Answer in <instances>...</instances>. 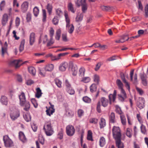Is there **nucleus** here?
Here are the masks:
<instances>
[{
  "instance_id": "obj_1",
  "label": "nucleus",
  "mask_w": 148,
  "mask_h": 148,
  "mask_svg": "<svg viewBox=\"0 0 148 148\" xmlns=\"http://www.w3.org/2000/svg\"><path fill=\"white\" fill-rule=\"evenodd\" d=\"M116 83L119 88L121 90V93L118 95L119 99L121 101H123L126 99L127 96L126 93L123 88V84L121 81L119 79L116 80Z\"/></svg>"
},
{
  "instance_id": "obj_2",
  "label": "nucleus",
  "mask_w": 148,
  "mask_h": 148,
  "mask_svg": "<svg viewBox=\"0 0 148 148\" xmlns=\"http://www.w3.org/2000/svg\"><path fill=\"white\" fill-rule=\"evenodd\" d=\"M43 130L47 136H51L54 133L53 130L50 123H45L44 126Z\"/></svg>"
},
{
  "instance_id": "obj_3",
  "label": "nucleus",
  "mask_w": 148,
  "mask_h": 148,
  "mask_svg": "<svg viewBox=\"0 0 148 148\" xmlns=\"http://www.w3.org/2000/svg\"><path fill=\"white\" fill-rule=\"evenodd\" d=\"M112 135L115 140L120 138L121 133L120 128L118 127L114 126L112 129Z\"/></svg>"
},
{
  "instance_id": "obj_4",
  "label": "nucleus",
  "mask_w": 148,
  "mask_h": 148,
  "mask_svg": "<svg viewBox=\"0 0 148 148\" xmlns=\"http://www.w3.org/2000/svg\"><path fill=\"white\" fill-rule=\"evenodd\" d=\"M3 139L4 145L5 147H10L13 146V143L12 141L8 135L4 136H3Z\"/></svg>"
},
{
  "instance_id": "obj_5",
  "label": "nucleus",
  "mask_w": 148,
  "mask_h": 148,
  "mask_svg": "<svg viewBox=\"0 0 148 148\" xmlns=\"http://www.w3.org/2000/svg\"><path fill=\"white\" fill-rule=\"evenodd\" d=\"M20 115L19 110L15 108L13 111H12L10 113V116L12 120L14 121Z\"/></svg>"
},
{
  "instance_id": "obj_6",
  "label": "nucleus",
  "mask_w": 148,
  "mask_h": 148,
  "mask_svg": "<svg viewBox=\"0 0 148 148\" xmlns=\"http://www.w3.org/2000/svg\"><path fill=\"white\" fill-rule=\"evenodd\" d=\"M75 130L73 126L69 125L66 127V132L67 135L69 136H73L75 133Z\"/></svg>"
},
{
  "instance_id": "obj_7",
  "label": "nucleus",
  "mask_w": 148,
  "mask_h": 148,
  "mask_svg": "<svg viewBox=\"0 0 148 148\" xmlns=\"http://www.w3.org/2000/svg\"><path fill=\"white\" fill-rule=\"evenodd\" d=\"M23 64L22 61L20 60H12L9 62L10 66H14L16 68L19 67Z\"/></svg>"
},
{
  "instance_id": "obj_8",
  "label": "nucleus",
  "mask_w": 148,
  "mask_h": 148,
  "mask_svg": "<svg viewBox=\"0 0 148 148\" xmlns=\"http://www.w3.org/2000/svg\"><path fill=\"white\" fill-rule=\"evenodd\" d=\"M69 65L70 67H71V72L72 75L74 76H76L78 71L77 66L75 64H74L72 61L70 62Z\"/></svg>"
},
{
  "instance_id": "obj_9",
  "label": "nucleus",
  "mask_w": 148,
  "mask_h": 148,
  "mask_svg": "<svg viewBox=\"0 0 148 148\" xmlns=\"http://www.w3.org/2000/svg\"><path fill=\"white\" fill-rule=\"evenodd\" d=\"M66 27L67 29L68 32L70 34L73 32L74 27L73 24L70 25V19H66Z\"/></svg>"
},
{
  "instance_id": "obj_10",
  "label": "nucleus",
  "mask_w": 148,
  "mask_h": 148,
  "mask_svg": "<svg viewBox=\"0 0 148 148\" xmlns=\"http://www.w3.org/2000/svg\"><path fill=\"white\" fill-rule=\"evenodd\" d=\"M145 102L144 99L143 97H139L137 102V106L140 109L143 108L145 106Z\"/></svg>"
},
{
  "instance_id": "obj_11",
  "label": "nucleus",
  "mask_w": 148,
  "mask_h": 148,
  "mask_svg": "<svg viewBox=\"0 0 148 148\" xmlns=\"http://www.w3.org/2000/svg\"><path fill=\"white\" fill-rule=\"evenodd\" d=\"M19 98L20 100V105L21 106H24L25 103L26 101L24 93L22 92L21 94L19 95Z\"/></svg>"
},
{
  "instance_id": "obj_12",
  "label": "nucleus",
  "mask_w": 148,
  "mask_h": 148,
  "mask_svg": "<svg viewBox=\"0 0 148 148\" xmlns=\"http://www.w3.org/2000/svg\"><path fill=\"white\" fill-rule=\"evenodd\" d=\"M35 34L34 32L31 33L29 36V41L30 45H32L35 41Z\"/></svg>"
},
{
  "instance_id": "obj_13",
  "label": "nucleus",
  "mask_w": 148,
  "mask_h": 148,
  "mask_svg": "<svg viewBox=\"0 0 148 148\" xmlns=\"http://www.w3.org/2000/svg\"><path fill=\"white\" fill-rule=\"evenodd\" d=\"M68 66V64L67 62H62L60 64L59 66V70L62 71H65Z\"/></svg>"
},
{
  "instance_id": "obj_14",
  "label": "nucleus",
  "mask_w": 148,
  "mask_h": 148,
  "mask_svg": "<svg viewBox=\"0 0 148 148\" xmlns=\"http://www.w3.org/2000/svg\"><path fill=\"white\" fill-rule=\"evenodd\" d=\"M54 106L51 104V106L49 108L46 110L47 114L50 116L51 114H53L55 112V109H54Z\"/></svg>"
},
{
  "instance_id": "obj_15",
  "label": "nucleus",
  "mask_w": 148,
  "mask_h": 148,
  "mask_svg": "<svg viewBox=\"0 0 148 148\" xmlns=\"http://www.w3.org/2000/svg\"><path fill=\"white\" fill-rule=\"evenodd\" d=\"M99 101L100 102V104L101 103V105L103 107H106L108 103V99L105 97H102Z\"/></svg>"
},
{
  "instance_id": "obj_16",
  "label": "nucleus",
  "mask_w": 148,
  "mask_h": 148,
  "mask_svg": "<svg viewBox=\"0 0 148 148\" xmlns=\"http://www.w3.org/2000/svg\"><path fill=\"white\" fill-rule=\"evenodd\" d=\"M28 3L27 1L23 2L21 5V9L22 12H26L28 9Z\"/></svg>"
},
{
  "instance_id": "obj_17",
  "label": "nucleus",
  "mask_w": 148,
  "mask_h": 148,
  "mask_svg": "<svg viewBox=\"0 0 148 148\" xmlns=\"http://www.w3.org/2000/svg\"><path fill=\"white\" fill-rule=\"evenodd\" d=\"M115 140L116 145L118 148H124L123 144L121 142V138Z\"/></svg>"
},
{
  "instance_id": "obj_18",
  "label": "nucleus",
  "mask_w": 148,
  "mask_h": 148,
  "mask_svg": "<svg viewBox=\"0 0 148 148\" xmlns=\"http://www.w3.org/2000/svg\"><path fill=\"white\" fill-rule=\"evenodd\" d=\"M0 101L3 105H6L8 103V98L5 96H2L1 98Z\"/></svg>"
},
{
  "instance_id": "obj_19",
  "label": "nucleus",
  "mask_w": 148,
  "mask_h": 148,
  "mask_svg": "<svg viewBox=\"0 0 148 148\" xmlns=\"http://www.w3.org/2000/svg\"><path fill=\"white\" fill-rule=\"evenodd\" d=\"M54 68V66L52 64H49L47 65L45 67V69L46 71H52Z\"/></svg>"
},
{
  "instance_id": "obj_20",
  "label": "nucleus",
  "mask_w": 148,
  "mask_h": 148,
  "mask_svg": "<svg viewBox=\"0 0 148 148\" xmlns=\"http://www.w3.org/2000/svg\"><path fill=\"white\" fill-rule=\"evenodd\" d=\"M100 127L101 129L104 128L106 125V121L105 119L101 118L100 121L99 122Z\"/></svg>"
},
{
  "instance_id": "obj_21",
  "label": "nucleus",
  "mask_w": 148,
  "mask_h": 148,
  "mask_svg": "<svg viewBox=\"0 0 148 148\" xmlns=\"http://www.w3.org/2000/svg\"><path fill=\"white\" fill-rule=\"evenodd\" d=\"M109 121L111 123H114L115 122V115L114 112H111L109 116Z\"/></svg>"
},
{
  "instance_id": "obj_22",
  "label": "nucleus",
  "mask_w": 148,
  "mask_h": 148,
  "mask_svg": "<svg viewBox=\"0 0 148 148\" xmlns=\"http://www.w3.org/2000/svg\"><path fill=\"white\" fill-rule=\"evenodd\" d=\"M19 138L23 142H25L26 140V138L23 133L22 132L19 133Z\"/></svg>"
},
{
  "instance_id": "obj_23",
  "label": "nucleus",
  "mask_w": 148,
  "mask_h": 148,
  "mask_svg": "<svg viewBox=\"0 0 148 148\" xmlns=\"http://www.w3.org/2000/svg\"><path fill=\"white\" fill-rule=\"evenodd\" d=\"M61 34V30L60 29L57 30L56 32V35L55 36V38L56 40H59L60 39Z\"/></svg>"
},
{
  "instance_id": "obj_24",
  "label": "nucleus",
  "mask_w": 148,
  "mask_h": 148,
  "mask_svg": "<svg viewBox=\"0 0 148 148\" xmlns=\"http://www.w3.org/2000/svg\"><path fill=\"white\" fill-rule=\"evenodd\" d=\"M68 8L69 11H71L73 13H75V10L74 9L73 5L70 2L68 3Z\"/></svg>"
},
{
  "instance_id": "obj_25",
  "label": "nucleus",
  "mask_w": 148,
  "mask_h": 148,
  "mask_svg": "<svg viewBox=\"0 0 148 148\" xmlns=\"http://www.w3.org/2000/svg\"><path fill=\"white\" fill-rule=\"evenodd\" d=\"M7 47L8 45L7 42H5L4 43V47H2V54L3 56L4 54L6 52Z\"/></svg>"
},
{
  "instance_id": "obj_26",
  "label": "nucleus",
  "mask_w": 148,
  "mask_h": 148,
  "mask_svg": "<svg viewBox=\"0 0 148 148\" xmlns=\"http://www.w3.org/2000/svg\"><path fill=\"white\" fill-rule=\"evenodd\" d=\"M106 144L105 138L103 137H101L99 140V145L101 147H103Z\"/></svg>"
},
{
  "instance_id": "obj_27",
  "label": "nucleus",
  "mask_w": 148,
  "mask_h": 148,
  "mask_svg": "<svg viewBox=\"0 0 148 148\" xmlns=\"http://www.w3.org/2000/svg\"><path fill=\"white\" fill-rule=\"evenodd\" d=\"M37 92L36 94V97L38 98H39L42 94L41 90L39 88H38L36 89Z\"/></svg>"
},
{
  "instance_id": "obj_28",
  "label": "nucleus",
  "mask_w": 148,
  "mask_h": 148,
  "mask_svg": "<svg viewBox=\"0 0 148 148\" xmlns=\"http://www.w3.org/2000/svg\"><path fill=\"white\" fill-rule=\"evenodd\" d=\"M86 0H77L75 2V4L78 7H79L80 5L86 3Z\"/></svg>"
},
{
  "instance_id": "obj_29",
  "label": "nucleus",
  "mask_w": 148,
  "mask_h": 148,
  "mask_svg": "<svg viewBox=\"0 0 148 148\" xmlns=\"http://www.w3.org/2000/svg\"><path fill=\"white\" fill-rule=\"evenodd\" d=\"M85 69L84 67H81L79 69V76L81 77L84 76L85 72Z\"/></svg>"
},
{
  "instance_id": "obj_30",
  "label": "nucleus",
  "mask_w": 148,
  "mask_h": 148,
  "mask_svg": "<svg viewBox=\"0 0 148 148\" xmlns=\"http://www.w3.org/2000/svg\"><path fill=\"white\" fill-rule=\"evenodd\" d=\"M52 8V5L50 3H48L47 6L46 8L49 14H51Z\"/></svg>"
},
{
  "instance_id": "obj_31",
  "label": "nucleus",
  "mask_w": 148,
  "mask_h": 148,
  "mask_svg": "<svg viewBox=\"0 0 148 148\" xmlns=\"http://www.w3.org/2000/svg\"><path fill=\"white\" fill-rule=\"evenodd\" d=\"M33 12L34 16L36 17L39 13V10L38 8L36 6L33 9Z\"/></svg>"
},
{
  "instance_id": "obj_32",
  "label": "nucleus",
  "mask_w": 148,
  "mask_h": 148,
  "mask_svg": "<svg viewBox=\"0 0 148 148\" xmlns=\"http://www.w3.org/2000/svg\"><path fill=\"white\" fill-rule=\"evenodd\" d=\"M28 71L29 73L33 75H35L36 74V70L34 68L30 67L28 68Z\"/></svg>"
},
{
  "instance_id": "obj_33",
  "label": "nucleus",
  "mask_w": 148,
  "mask_h": 148,
  "mask_svg": "<svg viewBox=\"0 0 148 148\" xmlns=\"http://www.w3.org/2000/svg\"><path fill=\"white\" fill-rule=\"evenodd\" d=\"M132 129L129 128H127L126 130V135L128 137L130 138L132 137Z\"/></svg>"
},
{
  "instance_id": "obj_34",
  "label": "nucleus",
  "mask_w": 148,
  "mask_h": 148,
  "mask_svg": "<svg viewBox=\"0 0 148 148\" xmlns=\"http://www.w3.org/2000/svg\"><path fill=\"white\" fill-rule=\"evenodd\" d=\"M25 43V40H23L21 42L20 45L19 47V50L20 52L22 51L24 49V45Z\"/></svg>"
},
{
  "instance_id": "obj_35",
  "label": "nucleus",
  "mask_w": 148,
  "mask_h": 148,
  "mask_svg": "<svg viewBox=\"0 0 148 148\" xmlns=\"http://www.w3.org/2000/svg\"><path fill=\"white\" fill-rule=\"evenodd\" d=\"M23 117L27 122H29L31 120V117L29 114H25L23 115Z\"/></svg>"
},
{
  "instance_id": "obj_36",
  "label": "nucleus",
  "mask_w": 148,
  "mask_h": 148,
  "mask_svg": "<svg viewBox=\"0 0 148 148\" xmlns=\"http://www.w3.org/2000/svg\"><path fill=\"white\" fill-rule=\"evenodd\" d=\"M46 71L45 69V68H38V72L39 74L41 76H45V72Z\"/></svg>"
},
{
  "instance_id": "obj_37",
  "label": "nucleus",
  "mask_w": 148,
  "mask_h": 148,
  "mask_svg": "<svg viewBox=\"0 0 148 148\" xmlns=\"http://www.w3.org/2000/svg\"><path fill=\"white\" fill-rule=\"evenodd\" d=\"M23 106H25L24 110L25 111H28L30 108V104L28 102L26 101L24 104Z\"/></svg>"
},
{
  "instance_id": "obj_38",
  "label": "nucleus",
  "mask_w": 148,
  "mask_h": 148,
  "mask_svg": "<svg viewBox=\"0 0 148 148\" xmlns=\"http://www.w3.org/2000/svg\"><path fill=\"white\" fill-rule=\"evenodd\" d=\"M109 99L110 101V103H111L112 101L114 102L116 99V97L112 94H110L109 96Z\"/></svg>"
},
{
  "instance_id": "obj_39",
  "label": "nucleus",
  "mask_w": 148,
  "mask_h": 148,
  "mask_svg": "<svg viewBox=\"0 0 148 148\" xmlns=\"http://www.w3.org/2000/svg\"><path fill=\"white\" fill-rule=\"evenodd\" d=\"M92 132L90 130H88V132L87 139L89 140L92 141Z\"/></svg>"
},
{
  "instance_id": "obj_40",
  "label": "nucleus",
  "mask_w": 148,
  "mask_h": 148,
  "mask_svg": "<svg viewBox=\"0 0 148 148\" xmlns=\"http://www.w3.org/2000/svg\"><path fill=\"white\" fill-rule=\"evenodd\" d=\"M54 81L55 83L58 87L60 88L61 87L62 82L59 79H54Z\"/></svg>"
},
{
  "instance_id": "obj_41",
  "label": "nucleus",
  "mask_w": 148,
  "mask_h": 148,
  "mask_svg": "<svg viewBox=\"0 0 148 148\" xmlns=\"http://www.w3.org/2000/svg\"><path fill=\"white\" fill-rule=\"evenodd\" d=\"M97 89V86L95 84H92L90 86V91L92 92L96 91Z\"/></svg>"
},
{
  "instance_id": "obj_42",
  "label": "nucleus",
  "mask_w": 148,
  "mask_h": 148,
  "mask_svg": "<svg viewBox=\"0 0 148 148\" xmlns=\"http://www.w3.org/2000/svg\"><path fill=\"white\" fill-rule=\"evenodd\" d=\"M56 14L60 17V16L62 15V12L60 8L56 9Z\"/></svg>"
},
{
  "instance_id": "obj_43",
  "label": "nucleus",
  "mask_w": 148,
  "mask_h": 148,
  "mask_svg": "<svg viewBox=\"0 0 148 148\" xmlns=\"http://www.w3.org/2000/svg\"><path fill=\"white\" fill-rule=\"evenodd\" d=\"M66 90L67 92L70 95H73L75 93L74 90L71 87L69 88H66Z\"/></svg>"
},
{
  "instance_id": "obj_44",
  "label": "nucleus",
  "mask_w": 148,
  "mask_h": 148,
  "mask_svg": "<svg viewBox=\"0 0 148 148\" xmlns=\"http://www.w3.org/2000/svg\"><path fill=\"white\" fill-rule=\"evenodd\" d=\"M68 54V53H61L59 54L58 55V56L57 57H55L54 59H53V60H59L60 59V57L61 56H64L66 55L67 54Z\"/></svg>"
},
{
  "instance_id": "obj_45",
  "label": "nucleus",
  "mask_w": 148,
  "mask_h": 148,
  "mask_svg": "<svg viewBox=\"0 0 148 148\" xmlns=\"http://www.w3.org/2000/svg\"><path fill=\"white\" fill-rule=\"evenodd\" d=\"M94 81L97 84H99V77L97 75H95L94 76Z\"/></svg>"
},
{
  "instance_id": "obj_46",
  "label": "nucleus",
  "mask_w": 148,
  "mask_h": 148,
  "mask_svg": "<svg viewBox=\"0 0 148 148\" xmlns=\"http://www.w3.org/2000/svg\"><path fill=\"white\" fill-rule=\"evenodd\" d=\"M145 16L146 18H148V4H147L145 8Z\"/></svg>"
},
{
  "instance_id": "obj_47",
  "label": "nucleus",
  "mask_w": 148,
  "mask_h": 148,
  "mask_svg": "<svg viewBox=\"0 0 148 148\" xmlns=\"http://www.w3.org/2000/svg\"><path fill=\"white\" fill-rule=\"evenodd\" d=\"M98 121V120L96 118H91L90 119V122L91 123H93L94 124H97Z\"/></svg>"
},
{
  "instance_id": "obj_48",
  "label": "nucleus",
  "mask_w": 148,
  "mask_h": 148,
  "mask_svg": "<svg viewBox=\"0 0 148 148\" xmlns=\"http://www.w3.org/2000/svg\"><path fill=\"white\" fill-rule=\"evenodd\" d=\"M83 100L85 102L87 103H90L91 101L90 98L87 96H85L83 97Z\"/></svg>"
},
{
  "instance_id": "obj_49",
  "label": "nucleus",
  "mask_w": 148,
  "mask_h": 148,
  "mask_svg": "<svg viewBox=\"0 0 148 148\" xmlns=\"http://www.w3.org/2000/svg\"><path fill=\"white\" fill-rule=\"evenodd\" d=\"M90 81V78L89 77H83L82 79L81 80V81L86 83L89 82Z\"/></svg>"
},
{
  "instance_id": "obj_50",
  "label": "nucleus",
  "mask_w": 148,
  "mask_h": 148,
  "mask_svg": "<svg viewBox=\"0 0 148 148\" xmlns=\"http://www.w3.org/2000/svg\"><path fill=\"white\" fill-rule=\"evenodd\" d=\"M31 127L33 131L34 132H36L37 131L38 128L37 126L34 123H31Z\"/></svg>"
},
{
  "instance_id": "obj_51",
  "label": "nucleus",
  "mask_w": 148,
  "mask_h": 148,
  "mask_svg": "<svg viewBox=\"0 0 148 148\" xmlns=\"http://www.w3.org/2000/svg\"><path fill=\"white\" fill-rule=\"evenodd\" d=\"M116 112L120 114H121L122 113V112L121 110V108L118 105L116 106Z\"/></svg>"
},
{
  "instance_id": "obj_52",
  "label": "nucleus",
  "mask_w": 148,
  "mask_h": 148,
  "mask_svg": "<svg viewBox=\"0 0 148 148\" xmlns=\"http://www.w3.org/2000/svg\"><path fill=\"white\" fill-rule=\"evenodd\" d=\"M82 6V9L83 12H85L87 9V7L86 3L83 4L81 5Z\"/></svg>"
},
{
  "instance_id": "obj_53",
  "label": "nucleus",
  "mask_w": 148,
  "mask_h": 148,
  "mask_svg": "<svg viewBox=\"0 0 148 148\" xmlns=\"http://www.w3.org/2000/svg\"><path fill=\"white\" fill-rule=\"evenodd\" d=\"M78 116L79 117H81L82 116L84 115V111L82 109H79L78 110Z\"/></svg>"
},
{
  "instance_id": "obj_54",
  "label": "nucleus",
  "mask_w": 148,
  "mask_h": 148,
  "mask_svg": "<svg viewBox=\"0 0 148 148\" xmlns=\"http://www.w3.org/2000/svg\"><path fill=\"white\" fill-rule=\"evenodd\" d=\"M121 122L123 125H125L126 124V121L125 116L123 115H121L120 116Z\"/></svg>"
},
{
  "instance_id": "obj_55",
  "label": "nucleus",
  "mask_w": 148,
  "mask_h": 148,
  "mask_svg": "<svg viewBox=\"0 0 148 148\" xmlns=\"http://www.w3.org/2000/svg\"><path fill=\"white\" fill-rule=\"evenodd\" d=\"M136 89L137 92L140 95H142L144 93V91L141 89L136 87Z\"/></svg>"
},
{
  "instance_id": "obj_56",
  "label": "nucleus",
  "mask_w": 148,
  "mask_h": 148,
  "mask_svg": "<svg viewBox=\"0 0 148 148\" xmlns=\"http://www.w3.org/2000/svg\"><path fill=\"white\" fill-rule=\"evenodd\" d=\"M62 38L63 41L66 42L68 41L66 34H63L62 35Z\"/></svg>"
},
{
  "instance_id": "obj_57",
  "label": "nucleus",
  "mask_w": 148,
  "mask_h": 148,
  "mask_svg": "<svg viewBox=\"0 0 148 148\" xmlns=\"http://www.w3.org/2000/svg\"><path fill=\"white\" fill-rule=\"evenodd\" d=\"M140 129L141 132L143 133L144 134H145L146 133V128L145 127L144 125H142L140 127Z\"/></svg>"
},
{
  "instance_id": "obj_58",
  "label": "nucleus",
  "mask_w": 148,
  "mask_h": 148,
  "mask_svg": "<svg viewBox=\"0 0 148 148\" xmlns=\"http://www.w3.org/2000/svg\"><path fill=\"white\" fill-rule=\"evenodd\" d=\"M66 113L69 116L72 117L73 115L74 112L71 110H69L66 112Z\"/></svg>"
},
{
  "instance_id": "obj_59",
  "label": "nucleus",
  "mask_w": 148,
  "mask_h": 148,
  "mask_svg": "<svg viewBox=\"0 0 148 148\" xmlns=\"http://www.w3.org/2000/svg\"><path fill=\"white\" fill-rule=\"evenodd\" d=\"M110 7L109 6H105L104 5L102 6L101 7V9L104 11H107L110 9Z\"/></svg>"
},
{
  "instance_id": "obj_60",
  "label": "nucleus",
  "mask_w": 148,
  "mask_h": 148,
  "mask_svg": "<svg viewBox=\"0 0 148 148\" xmlns=\"http://www.w3.org/2000/svg\"><path fill=\"white\" fill-rule=\"evenodd\" d=\"M58 138L60 140L63 138V132L62 131H61L59 132L58 135Z\"/></svg>"
},
{
  "instance_id": "obj_61",
  "label": "nucleus",
  "mask_w": 148,
  "mask_h": 148,
  "mask_svg": "<svg viewBox=\"0 0 148 148\" xmlns=\"http://www.w3.org/2000/svg\"><path fill=\"white\" fill-rule=\"evenodd\" d=\"M5 5V1H2L0 4V10L2 11Z\"/></svg>"
},
{
  "instance_id": "obj_62",
  "label": "nucleus",
  "mask_w": 148,
  "mask_h": 148,
  "mask_svg": "<svg viewBox=\"0 0 148 148\" xmlns=\"http://www.w3.org/2000/svg\"><path fill=\"white\" fill-rule=\"evenodd\" d=\"M100 107H101L100 102L99 101L97 104V111L99 113H100L101 112V110Z\"/></svg>"
},
{
  "instance_id": "obj_63",
  "label": "nucleus",
  "mask_w": 148,
  "mask_h": 148,
  "mask_svg": "<svg viewBox=\"0 0 148 148\" xmlns=\"http://www.w3.org/2000/svg\"><path fill=\"white\" fill-rule=\"evenodd\" d=\"M140 76L141 80L146 79V75L144 73H141L140 74Z\"/></svg>"
},
{
  "instance_id": "obj_64",
  "label": "nucleus",
  "mask_w": 148,
  "mask_h": 148,
  "mask_svg": "<svg viewBox=\"0 0 148 148\" xmlns=\"http://www.w3.org/2000/svg\"><path fill=\"white\" fill-rule=\"evenodd\" d=\"M34 83V81L31 79H29L26 82V84L28 85H30Z\"/></svg>"
}]
</instances>
